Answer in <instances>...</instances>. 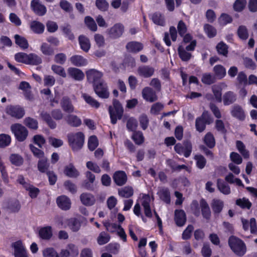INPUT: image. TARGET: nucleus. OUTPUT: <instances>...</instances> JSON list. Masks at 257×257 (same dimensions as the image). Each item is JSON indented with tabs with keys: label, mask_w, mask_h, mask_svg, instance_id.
I'll return each mask as SVG.
<instances>
[{
	"label": "nucleus",
	"mask_w": 257,
	"mask_h": 257,
	"mask_svg": "<svg viewBox=\"0 0 257 257\" xmlns=\"http://www.w3.org/2000/svg\"><path fill=\"white\" fill-rule=\"evenodd\" d=\"M153 201V198L151 197L149 195L141 194L140 195L138 201L134 207V214L138 217H141L144 222H146V219L141 213V205L143 207L145 215L151 218L152 216L151 205Z\"/></svg>",
	"instance_id": "f257e3e1"
},
{
	"label": "nucleus",
	"mask_w": 257,
	"mask_h": 257,
	"mask_svg": "<svg viewBox=\"0 0 257 257\" xmlns=\"http://www.w3.org/2000/svg\"><path fill=\"white\" fill-rule=\"evenodd\" d=\"M69 146L73 151L80 150L84 143V135L81 132L70 133L68 135Z\"/></svg>",
	"instance_id": "f03ea898"
},
{
	"label": "nucleus",
	"mask_w": 257,
	"mask_h": 257,
	"mask_svg": "<svg viewBox=\"0 0 257 257\" xmlns=\"http://www.w3.org/2000/svg\"><path fill=\"white\" fill-rule=\"evenodd\" d=\"M228 244L231 250L238 256L243 255L246 251L245 243L240 239L231 236L228 240Z\"/></svg>",
	"instance_id": "7ed1b4c3"
},
{
	"label": "nucleus",
	"mask_w": 257,
	"mask_h": 257,
	"mask_svg": "<svg viewBox=\"0 0 257 257\" xmlns=\"http://www.w3.org/2000/svg\"><path fill=\"white\" fill-rule=\"evenodd\" d=\"M109 113L111 123L115 124L117 120L120 119L123 113V109L121 105L117 100L113 101V106L109 107Z\"/></svg>",
	"instance_id": "20e7f679"
},
{
	"label": "nucleus",
	"mask_w": 257,
	"mask_h": 257,
	"mask_svg": "<svg viewBox=\"0 0 257 257\" xmlns=\"http://www.w3.org/2000/svg\"><path fill=\"white\" fill-rule=\"evenodd\" d=\"M11 129L16 139L19 142L25 140L28 135L27 129L21 124L15 123L12 125Z\"/></svg>",
	"instance_id": "39448f33"
},
{
	"label": "nucleus",
	"mask_w": 257,
	"mask_h": 257,
	"mask_svg": "<svg viewBox=\"0 0 257 257\" xmlns=\"http://www.w3.org/2000/svg\"><path fill=\"white\" fill-rule=\"evenodd\" d=\"M59 223L64 227H68L73 231H78L81 226L80 222L76 218H62Z\"/></svg>",
	"instance_id": "423d86ee"
},
{
	"label": "nucleus",
	"mask_w": 257,
	"mask_h": 257,
	"mask_svg": "<svg viewBox=\"0 0 257 257\" xmlns=\"http://www.w3.org/2000/svg\"><path fill=\"white\" fill-rule=\"evenodd\" d=\"M31 7L34 13L39 16L45 15L47 12L46 7L40 0H32L31 3Z\"/></svg>",
	"instance_id": "0eeeda50"
},
{
	"label": "nucleus",
	"mask_w": 257,
	"mask_h": 257,
	"mask_svg": "<svg viewBox=\"0 0 257 257\" xmlns=\"http://www.w3.org/2000/svg\"><path fill=\"white\" fill-rule=\"evenodd\" d=\"M86 74L88 81L93 83L94 85L102 81L100 80L103 75L102 73L95 69H92L87 71Z\"/></svg>",
	"instance_id": "6e6552de"
},
{
	"label": "nucleus",
	"mask_w": 257,
	"mask_h": 257,
	"mask_svg": "<svg viewBox=\"0 0 257 257\" xmlns=\"http://www.w3.org/2000/svg\"><path fill=\"white\" fill-rule=\"evenodd\" d=\"M94 89L96 94L102 98H107L109 97V92L108 91L106 84L103 81L100 82L99 83L94 85Z\"/></svg>",
	"instance_id": "1a4fd4ad"
},
{
	"label": "nucleus",
	"mask_w": 257,
	"mask_h": 257,
	"mask_svg": "<svg viewBox=\"0 0 257 257\" xmlns=\"http://www.w3.org/2000/svg\"><path fill=\"white\" fill-rule=\"evenodd\" d=\"M6 112L11 116L17 118H22L25 114V112L23 108L17 105L8 106L6 109Z\"/></svg>",
	"instance_id": "9d476101"
},
{
	"label": "nucleus",
	"mask_w": 257,
	"mask_h": 257,
	"mask_svg": "<svg viewBox=\"0 0 257 257\" xmlns=\"http://www.w3.org/2000/svg\"><path fill=\"white\" fill-rule=\"evenodd\" d=\"M78 247L72 243L68 244L65 248L62 249L60 252L61 257H75L78 254Z\"/></svg>",
	"instance_id": "9b49d317"
},
{
	"label": "nucleus",
	"mask_w": 257,
	"mask_h": 257,
	"mask_svg": "<svg viewBox=\"0 0 257 257\" xmlns=\"http://www.w3.org/2000/svg\"><path fill=\"white\" fill-rule=\"evenodd\" d=\"M210 122L209 114L207 112H204L201 116L196 119V128L200 132L203 131L206 123Z\"/></svg>",
	"instance_id": "f8f14e48"
},
{
	"label": "nucleus",
	"mask_w": 257,
	"mask_h": 257,
	"mask_svg": "<svg viewBox=\"0 0 257 257\" xmlns=\"http://www.w3.org/2000/svg\"><path fill=\"white\" fill-rule=\"evenodd\" d=\"M175 151L180 155H183L185 157L190 156L192 151V145L190 143L187 142L184 146L181 144H177L174 147Z\"/></svg>",
	"instance_id": "ddd939ff"
},
{
	"label": "nucleus",
	"mask_w": 257,
	"mask_h": 257,
	"mask_svg": "<svg viewBox=\"0 0 257 257\" xmlns=\"http://www.w3.org/2000/svg\"><path fill=\"white\" fill-rule=\"evenodd\" d=\"M142 96L147 101L153 102L157 100L156 92L149 87H146L142 90Z\"/></svg>",
	"instance_id": "4468645a"
},
{
	"label": "nucleus",
	"mask_w": 257,
	"mask_h": 257,
	"mask_svg": "<svg viewBox=\"0 0 257 257\" xmlns=\"http://www.w3.org/2000/svg\"><path fill=\"white\" fill-rule=\"evenodd\" d=\"M56 202L61 209L69 210L71 207V202L70 199L65 195H62L57 198Z\"/></svg>",
	"instance_id": "2eb2a0df"
},
{
	"label": "nucleus",
	"mask_w": 257,
	"mask_h": 257,
	"mask_svg": "<svg viewBox=\"0 0 257 257\" xmlns=\"http://www.w3.org/2000/svg\"><path fill=\"white\" fill-rule=\"evenodd\" d=\"M69 76L77 81H81L84 78V73L79 69L69 67L67 69Z\"/></svg>",
	"instance_id": "dca6fc26"
},
{
	"label": "nucleus",
	"mask_w": 257,
	"mask_h": 257,
	"mask_svg": "<svg viewBox=\"0 0 257 257\" xmlns=\"http://www.w3.org/2000/svg\"><path fill=\"white\" fill-rule=\"evenodd\" d=\"M124 28L122 25L120 24H115L110 29L107 30L110 37L116 38L120 37L123 33Z\"/></svg>",
	"instance_id": "f3484780"
},
{
	"label": "nucleus",
	"mask_w": 257,
	"mask_h": 257,
	"mask_svg": "<svg viewBox=\"0 0 257 257\" xmlns=\"http://www.w3.org/2000/svg\"><path fill=\"white\" fill-rule=\"evenodd\" d=\"M241 222L243 228L245 230L250 228L251 233H255L257 232L256 221L254 218H251L249 221L245 219L242 218Z\"/></svg>",
	"instance_id": "a211bd4d"
},
{
	"label": "nucleus",
	"mask_w": 257,
	"mask_h": 257,
	"mask_svg": "<svg viewBox=\"0 0 257 257\" xmlns=\"http://www.w3.org/2000/svg\"><path fill=\"white\" fill-rule=\"evenodd\" d=\"M80 200L85 206H92L96 201L95 198L92 194L88 193H83L80 197Z\"/></svg>",
	"instance_id": "6ab92c4d"
},
{
	"label": "nucleus",
	"mask_w": 257,
	"mask_h": 257,
	"mask_svg": "<svg viewBox=\"0 0 257 257\" xmlns=\"http://www.w3.org/2000/svg\"><path fill=\"white\" fill-rule=\"evenodd\" d=\"M70 61L72 64L77 67L84 66L88 64L87 60L79 55H75L71 57Z\"/></svg>",
	"instance_id": "aec40b11"
},
{
	"label": "nucleus",
	"mask_w": 257,
	"mask_h": 257,
	"mask_svg": "<svg viewBox=\"0 0 257 257\" xmlns=\"http://www.w3.org/2000/svg\"><path fill=\"white\" fill-rule=\"evenodd\" d=\"M60 104L62 108L65 112L68 113L74 112V107L69 98L67 97H63Z\"/></svg>",
	"instance_id": "412c9836"
},
{
	"label": "nucleus",
	"mask_w": 257,
	"mask_h": 257,
	"mask_svg": "<svg viewBox=\"0 0 257 257\" xmlns=\"http://www.w3.org/2000/svg\"><path fill=\"white\" fill-rule=\"evenodd\" d=\"M154 73V68L148 66H143L140 67L138 69V74L141 76H143L146 78L152 76Z\"/></svg>",
	"instance_id": "4be33fe9"
},
{
	"label": "nucleus",
	"mask_w": 257,
	"mask_h": 257,
	"mask_svg": "<svg viewBox=\"0 0 257 257\" xmlns=\"http://www.w3.org/2000/svg\"><path fill=\"white\" fill-rule=\"evenodd\" d=\"M113 179L116 185L122 186L126 183L127 177L123 171H117L114 173Z\"/></svg>",
	"instance_id": "5701e85b"
},
{
	"label": "nucleus",
	"mask_w": 257,
	"mask_h": 257,
	"mask_svg": "<svg viewBox=\"0 0 257 257\" xmlns=\"http://www.w3.org/2000/svg\"><path fill=\"white\" fill-rule=\"evenodd\" d=\"M5 208L11 212H17L20 209L21 205L17 200H9L7 203Z\"/></svg>",
	"instance_id": "b1692460"
},
{
	"label": "nucleus",
	"mask_w": 257,
	"mask_h": 257,
	"mask_svg": "<svg viewBox=\"0 0 257 257\" xmlns=\"http://www.w3.org/2000/svg\"><path fill=\"white\" fill-rule=\"evenodd\" d=\"M80 48L84 52H87L91 47L89 39L84 35H80L78 38Z\"/></svg>",
	"instance_id": "393cba45"
},
{
	"label": "nucleus",
	"mask_w": 257,
	"mask_h": 257,
	"mask_svg": "<svg viewBox=\"0 0 257 257\" xmlns=\"http://www.w3.org/2000/svg\"><path fill=\"white\" fill-rule=\"evenodd\" d=\"M186 215L182 210H177L175 212V220L178 226H183L186 222Z\"/></svg>",
	"instance_id": "a878e982"
},
{
	"label": "nucleus",
	"mask_w": 257,
	"mask_h": 257,
	"mask_svg": "<svg viewBox=\"0 0 257 257\" xmlns=\"http://www.w3.org/2000/svg\"><path fill=\"white\" fill-rule=\"evenodd\" d=\"M200 205L203 217L209 220L211 216V211L208 204L205 200L201 199L200 201Z\"/></svg>",
	"instance_id": "bb28decb"
},
{
	"label": "nucleus",
	"mask_w": 257,
	"mask_h": 257,
	"mask_svg": "<svg viewBox=\"0 0 257 257\" xmlns=\"http://www.w3.org/2000/svg\"><path fill=\"white\" fill-rule=\"evenodd\" d=\"M65 120L69 125L72 126H78L81 124L80 118L74 114H68L65 117Z\"/></svg>",
	"instance_id": "cd10ccee"
},
{
	"label": "nucleus",
	"mask_w": 257,
	"mask_h": 257,
	"mask_svg": "<svg viewBox=\"0 0 257 257\" xmlns=\"http://www.w3.org/2000/svg\"><path fill=\"white\" fill-rule=\"evenodd\" d=\"M49 166L50 164L45 156L39 159L38 162V169L41 173L48 172Z\"/></svg>",
	"instance_id": "c85d7f7f"
},
{
	"label": "nucleus",
	"mask_w": 257,
	"mask_h": 257,
	"mask_svg": "<svg viewBox=\"0 0 257 257\" xmlns=\"http://www.w3.org/2000/svg\"><path fill=\"white\" fill-rule=\"evenodd\" d=\"M39 236L43 239H49L52 236V231L51 226H47L40 229L39 231Z\"/></svg>",
	"instance_id": "c756f323"
},
{
	"label": "nucleus",
	"mask_w": 257,
	"mask_h": 257,
	"mask_svg": "<svg viewBox=\"0 0 257 257\" xmlns=\"http://www.w3.org/2000/svg\"><path fill=\"white\" fill-rule=\"evenodd\" d=\"M150 18L153 22L156 25L164 26L165 25L164 16L159 13H155L152 14Z\"/></svg>",
	"instance_id": "7c9ffc66"
},
{
	"label": "nucleus",
	"mask_w": 257,
	"mask_h": 257,
	"mask_svg": "<svg viewBox=\"0 0 257 257\" xmlns=\"http://www.w3.org/2000/svg\"><path fill=\"white\" fill-rule=\"evenodd\" d=\"M126 48L129 52L137 53L143 49V46L139 42H131L127 44Z\"/></svg>",
	"instance_id": "2f4dec72"
},
{
	"label": "nucleus",
	"mask_w": 257,
	"mask_h": 257,
	"mask_svg": "<svg viewBox=\"0 0 257 257\" xmlns=\"http://www.w3.org/2000/svg\"><path fill=\"white\" fill-rule=\"evenodd\" d=\"M30 27L32 31L37 34L42 33L45 28V26L42 23L36 21L31 22Z\"/></svg>",
	"instance_id": "473e14b6"
},
{
	"label": "nucleus",
	"mask_w": 257,
	"mask_h": 257,
	"mask_svg": "<svg viewBox=\"0 0 257 257\" xmlns=\"http://www.w3.org/2000/svg\"><path fill=\"white\" fill-rule=\"evenodd\" d=\"M223 202L219 199H213L212 201L211 206L214 213H219L223 207Z\"/></svg>",
	"instance_id": "72a5a7b5"
},
{
	"label": "nucleus",
	"mask_w": 257,
	"mask_h": 257,
	"mask_svg": "<svg viewBox=\"0 0 257 257\" xmlns=\"http://www.w3.org/2000/svg\"><path fill=\"white\" fill-rule=\"evenodd\" d=\"M157 194L161 200L167 203L170 202V192L167 188H160L157 192Z\"/></svg>",
	"instance_id": "f704fd0d"
},
{
	"label": "nucleus",
	"mask_w": 257,
	"mask_h": 257,
	"mask_svg": "<svg viewBox=\"0 0 257 257\" xmlns=\"http://www.w3.org/2000/svg\"><path fill=\"white\" fill-rule=\"evenodd\" d=\"M236 100L235 95L231 91L225 93L223 96V101L224 105H230Z\"/></svg>",
	"instance_id": "c9c22d12"
},
{
	"label": "nucleus",
	"mask_w": 257,
	"mask_h": 257,
	"mask_svg": "<svg viewBox=\"0 0 257 257\" xmlns=\"http://www.w3.org/2000/svg\"><path fill=\"white\" fill-rule=\"evenodd\" d=\"M231 112L232 116L239 119H243L245 117L243 109L239 105H234Z\"/></svg>",
	"instance_id": "e433bc0d"
},
{
	"label": "nucleus",
	"mask_w": 257,
	"mask_h": 257,
	"mask_svg": "<svg viewBox=\"0 0 257 257\" xmlns=\"http://www.w3.org/2000/svg\"><path fill=\"white\" fill-rule=\"evenodd\" d=\"M223 86H225V85L224 84H220L217 85H214L212 87V90L215 98L218 102L221 101V89Z\"/></svg>",
	"instance_id": "4c0bfd02"
},
{
	"label": "nucleus",
	"mask_w": 257,
	"mask_h": 257,
	"mask_svg": "<svg viewBox=\"0 0 257 257\" xmlns=\"http://www.w3.org/2000/svg\"><path fill=\"white\" fill-rule=\"evenodd\" d=\"M82 97L85 102L92 107H94L95 108H98L99 107V103L88 94L86 93H83L82 94Z\"/></svg>",
	"instance_id": "58836bf2"
},
{
	"label": "nucleus",
	"mask_w": 257,
	"mask_h": 257,
	"mask_svg": "<svg viewBox=\"0 0 257 257\" xmlns=\"http://www.w3.org/2000/svg\"><path fill=\"white\" fill-rule=\"evenodd\" d=\"M64 173L70 177H76L79 175V172L72 164H70L66 167Z\"/></svg>",
	"instance_id": "ea45409f"
},
{
	"label": "nucleus",
	"mask_w": 257,
	"mask_h": 257,
	"mask_svg": "<svg viewBox=\"0 0 257 257\" xmlns=\"http://www.w3.org/2000/svg\"><path fill=\"white\" fill-rule=\"evenodd\" d=\"M41 115L43 119L47 122L51 128L53 129L56 127V123L52 119L51 115L49 113L43 112L41 113Z\"/></svg>",
	"instance_id": "a19ab883"
},
{
	"label": "nucleus",
	"mask_w": 257,
	"mask_h": 257,
	"mask_svg": "<svg viewBox=\"0 0 257 257\" xmlns=\"http://www.w3.org/2000/svg\"><path fill=\"white\" fill-rule=\"evenodd\" d=\"M217 187L219 191L224 194L227 195L230 193L229 186L221 180H217Z\"/></svg>",
	"instance_id": "79ce46f5"
},
{
	"label": "nucleus",
	"mask_w": 257,
	"mask_h": 257,
	"mask_svg": "<svg viewBox=\"0 0 257 257\" xmlns=\"http://www.w3.org/2000/svg\"><path fill=\"white\" fill-rule=\"evenodd\" d=\"M51 68L55 74L63 78H65L66 77V73L63 67L56 64H53L52 65Z\"/></svg>",
	"instance_id": "37998d69"
},
{
	"label": "nucleus",
	"mask_w": 257,
	"mask_h": 257,
	"mask_svg": "<svg viewBox=\"0 0 257 257\" xmlns=\"http://www.w3.org/2000/svg\"><path fill=\"white\" fill-rule=\"evenodd\" d=\"M110 238V236L108 234L105 232L102 231L99 234L97 238V242L99 245H103L109 241Z\"/></svg>",
	"instance_id": "c03bdc74"
},
{
	"label": "nucleus",
	"mask_w": 257,
	"mask_h": 257,
	"mask_svg": "<svg viewBox=\"0 0 257 257\" xmlns=\"http://www.w3.org/2000/svg\"><path fill=\"white\" fill-rule=\"evenodd\" d=\"M236 146L238 151L242 155L244 158H248L249 156V152L245 149L244 145L240 141L236 142Z\"/></svg>",
	"instance_id": "a18cd8bd"
},
{
	"label": "nucleus",
	"mask_w": 257,
	"mask_h": 257,
	"mask_svg": "<svg viewBox=\"0 0 257 257\" xmlns=\"http://www.w3.org/2000/svg\"><path fill=\"white\" fill-rule=\"evenodd\" d=\"M213 70L216 76L219 79L223 78L226 75V70L222 65H216L214 66Z\"/></svg>",
	"instance_id": "49530a36"
},
{
	"label": "nucleus",
	"mask_w": 257,
	"mask_h": 257,
	"mask_svg": "<svg viewBox=\"0 0 257 257\" xmlns=\"http://www.w3.org/2000/svg\"><path fill=\"white\" fill-rule=\"evenodd\" d=\"M11 142V137L7 134L0 135V148H5L9 146Z\"/></svg>",
	"instance_id": "de8ad7c7"
},
{
	"label": "nucleus",
	"mask_w": 257,
	"mask_h": 257,
	"mask_svg": "<svg viewBox=\"0 0 257 257\" xmlns=\"http://www.w3.org/2000/svg\"><path fill=\"white\" fill-rule=\"evenodd\" d=\"M236 204L243 209H249L251 206V203L246 198L237 199Z\"/></svg>",
	"instance_id": "09e8293b"
},
{
	"label": "nucleus",
	"mask_w": 257,
	"mask_h": 257,
	"mask_svg": "<svg viewBox=\"0 0 257 257\" xmlns=\"http://www.w3.org/2000/svg\"><path fill=\"white\" fill-rule=\"evenodd\" d=\"M15 39L16 43L21 48L26 49L28 47V43L25 38L18 35H16Z\"/></svg>",
	"instance_id": "8fccbe9b"
},
{
	"label": "nucleus",
	"mask_w": 257,
	"mask_h": 257,
	"mask_svg": "<svg viewBox=\"0 0 257 257\" xmlns=\"http://www.w3.org/2000/svg\"><path fill=\"white\" fill-rule=\"evenodd\" d=\"M218 23L221 26H225L230 24L232 21V19L230 16L226 14H222L218 18Z\"/></svg>",
	"instance_id": "3c124183"
},
{
	"label": "nucleus",
	"mask_w": 257,
	"mask_h": 257,
	"mask_svg": "<svg viewBox=\"0 0 257 257\" xmlns=\"http://www.w3.org/2000/svg\"><path fill=\"white\" fill-rule=\"evenodd\" d=\"M42 62L41 58L38 55L34 53L29 54L28 64L38 65L41 64Z\"/></svg>",
	"instance_id": "603ef678"
},
{
	"label": "nucleus",
	"mask_w": 257,
	"mask_h": 257,
	"mask_svg": "<svg viewBox=\"0 0 257 257\" xmlns=\"http://www.w3.org/2000/svg\"><path fill=\"white\" fill-rule=\"evenodd\" d=\"M204 31L209 38L215 37L217 33L216 29L209 24L204 25Z\"/></svg>",
	"instance_id": "864d4df0"
},
{
	"label": "nucleus",
	"mask_w": 257,
	"mask_h": 257,
	"mask_svg": "<svg viewBox=\"0 0 257 257\" xmlns=\"http://www.w3.org/2000/svg\"><path fill=\"white\" fill-rule=\"evenodd\" d=\"M133 189L131 187H125L119 190V195L123 197L128 198L133 195Z\"/></svg>",
	"instance_id": "5fc2aeb1"
},
{
	"label": "nucleus",
	"mask_w": 257,
	"mask_h": 257,
	"mask_svg": "<svg viewBox=\"0 0 257 257\" xmlns=\"http://www.w3.org/2000/svg\"><path fill=\"white\" fill-rule=\"evenodd\" d=\"M12 246L14 249V254L26 250L25 246L20 240L16 241L14 243H13L12 244Z\"/></svg>",
	"instance_id": "6e6d98bb"
},
{
	"label": "nucleus",
	"mask_w": 257,
	"mask_h": 257,
	"mask_svg": "<svg viewBox=\"0 0 257 257\" xmlns=\"http://www.w3.org/2000/svg\"><path fill=\"white\" fill-rule=\"evenodd\" d=\"M225 180L229 183L235 184L238 186H243V184L241 181L239 179L235 178L231 173L228 174L225 177Z\"/></svg>",
	"instance_id": "4d7b16f0"
},
{
	"label": "nucleus",
	"mask_w": 257,
	"mask_h": 257,
	"mask_svg": "<svg viewBox=\"0 0 257 257\" xmlns=\"http://www.w3.org/2000/svg\"><path fill=\"white\" fill-rule=\"evenodd\" d=\"M40 50L42 53L45 55L50 56L54 53L53 49L46 43H43L42 44Z\"/></svg>",
	"instance_id": "13d9d810"
},
{
	"label": "nucleus",
	"mask_w": 257,
	"mask_h": 257,
	"mask_svg": "<svg viewBox=\"0 0 257 257\" xmlns=\"http://www.w3.org/2000/svg\"><path fill=\"white\" fill-rule=\"evenodd\" d=\"M10 160L12 164L15 166H19L23 164V159L18 154H13L10 157Z\"/></svg>",
	"instance_id": "bf43d9fd"
},
{
	"label": "nucleus",
	"mask_w": 257,
	"mask_h": 257,
	"mask_svg": "<svg viewBox=\"0 0 257 257\" xmlns=\"http://www.w3.org/2000/svg\"><path fill=\"white\" fill-rule=\"evenodd\" d=\"M28 191L30 196L32 198H35L37 197V195L39 193L40 190L38 188L31 185L30 184L27 185L25 188Z\"/></svg>",
	"instance_id": "052dcab7"
},
{
	"label": "nucleus",
	"mask_w": 257,
	"mask_h": 257,
	"mask_svg": "<svg viewBox=\"0 0 257 257\" xmlns=\"http://www.w3.org/2000/svg\"><path fill=\"white\" fill-rule=\"evenodd\" d=\"M15 58L18 62L28 64L29 54L25 53H18L15 55Z\"/></svg>",
	"instance_id": "680f3d73"
},
{
	"label": "nucleus",
	"mask_w": 257,
	"mask_h": 257,
	"mask_svg": "<svg viewBox=\"0 0 257 257\" xmlns=\"http://www.w3.org/2000/svg\"><path fill=\"white\" fill-rule=\"evenodd\" d=\"M204 143L209 148H212L215 146V140L213 135L210 133H207L204 138Z\"/></svg>",
	"instance_id": "e2e57ef3"
},
{
	"label": "nucleus",
	"mask_w": 257,
	"mask_h": 257,
	"mask_svg": "<svg viewBox=\"0 0 257 257\" xmlns=\"http://www.w3.org/2000/svg\"><path fill=\"white\" fill-rule=\"evenodd\" d=\"M178 52L180 57L183 61H188L191 57V54L184 50L182 46L178 48Z\"/></svg>",
	"instance_id": "0e129e2a"
},
{
	"label": "nucleus",
	"mask_w": 257,
	"mask_h": 257,
	"mask_svg": "<svg viewBox=\"0 0 257 257\" xmlns=\"http://www.w3.org/2000/svg\"><path fill=\"white\" fill-rule=\"evenodd\" d=\"M24 124L31 129L36 130L38 128L37 121L30 117H27L24 119Z\"/></svg>",
	"instance_id": "69168bd1"
},
{
	"label": "nucleus",
	"mask_w": 257,
	"mask_h": 257,
	"mask_svg": "<svg viewBox=\"0 0 257 257\" xmlns=\"http://www.w3.org/2000/svg\"><path fill=\"white\" fill-rule=\"evenodd\" d=\"M98 145L97 138L94 136L89 137L88 141V147L90 150L93 151Z\"/></svg>",
	"instance_id": "338daca9"
},
{
	"label": "nucleus",
	"mask_w": 257,
	"mask_h": 257,
	"mask_svg": "<svg viewBox=\"0 0 257 257\" xmlns=\"http://www.w3.org/2000/svg\"><path fill=\"white\" fill-rule=\"evenodd\" d=\"M44 257H59L57 251L52 248L45 249L43 252Z\"/></svg>",
	"instance_id": "774afa93"
}]
</instances>
